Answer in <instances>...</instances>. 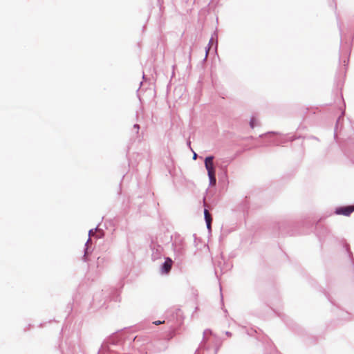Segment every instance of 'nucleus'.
<instances>
[{"mask_svg":"<svg viewBox=\"0 0 354 354\" xmlns=\"http://www.w3.org/2000/svg\"><path fill=\"white\" fill-rule=\"evenodd\" d=\"M267 134H277V132H275V131H269V132H268V133H265V134L260 135V136H259V137H261H261H263V136L267 135Z\"/></svg>","mask_w":354,"mask_h":354,"instance_id":"b1692460","label":"nucleus"},{"mask_svg":"<svg viewBox=\"0 0 354 354\" xmlns=\"http://www.w3.org/2000/svg\"><path fill=\"white\" fill-rule=\"evenodd\" d=\"M102 291L96 292L92 298V300H90V298H84L82 301L81 302V305L84 308L90 311V310H95L100 308H101L104 302H102V300L99 299V298L102 295Z\"/></svg>","mask_w":354,"mask_h":354,"instance_id":"f03ea898","label":"nucleus"},{"mask_svg":"<svg viewBox=\"0 0 354 354\" xmlns=\"http://www.w3.org/2000/svg\"><path fill=\"white\" fill-rule=\"evenodd\" d=\"M97 225L93 229H91L88 231V239H87L86 242L84 244V255L82 256V261L84 262H87L88 261V256L91 253V236H94V233L97 232Z\"/></svg>","mask_w":354,"mask_h":354,"instance_id":"39448f33","label":"nucleus"},{"mask_svg":"<svg viewBox=\"0 0 354 354\" xmlns=\"http://www.w3.org/2000/svg\"><path fill=\"white\" fill-rule=\"evenodd\" d=\"M317 235L320 242H325L326 237L330 236V232L326 227H322L317 230Z\"/></svg>","mask_w":354,"mask_h":354,"instance_id":"ddd939ff","label":"nucleus"},{"mask_svg":"<svg viewBox=\"0 0 354 354\" xmlns=\"http://www.w3.org/2000/svg\"><path fill=\"white\" fill-rule=\"evenodd\" d=\"M142 78H143L144 80H145V73H143Z\"/></svg>","mask_w":354,"mask_h":354,"instance_id":"72a5a7b5","label":"nucleus"},{"mask_svg":"<svg viewBox=\"0 0 354 354\" xmlns=\"http://www.w3.org/2000/svg\"><path fill=\"white\" fill-rule=\"evenodd\" d=\"M204 217H205V221L206 223L207 227L209 230H210L212 218L209 216L207 210L206 209H204Z\"/></svg>","mask_w":354,"mask_h":354,"instance_id":"2eb2a0df","label":"nucleus"},{"mask_svg":"<svg viewBox=\"0 0 354 354\" xmlns=\"http://www.w3.org/2000/svg\"><path fill=\"white\" fill-rule=\"evenodd\" d=\"M225 335H226L227 336H228V337H230V336L232 335V333H231V332H230V331H226V332H225Z\"/></svg>","mask_w":354,"mask_h":354,"instance_id":"cd10ccee","label":"nucleus"},{"mask_svg":"<svg viewBox=\"0 0 354 354\" xmlns=\"http://www.w3.org/2000/svg\"><path fill=\"white\" fill-rule=\"evenodd\" d=\"M150 248L152 252V253H151L152 260L156 261V260L160 259L161 257L162 252L163 250V248L160 245H159L152 241L150 244Z\"/></svg>","mask_w":354,"mask_h":354,"instance_id":"6e6552de","label":"nucleus"},{"mask_svg":"<svg viewBox=\"0 0 354 354\" xmlns=\"http://www.w3.org/2000/svg\"><path fill=\"white\" fill-rule=\"evenodd\" d=\"M76 341L72 338H67L65 341V347L64 345L59 346L62 354H75Z\"/></svg>","mask_w":354,"mask_h":354,"instance_id":"423d86ee","label":"nucleus"},{"mask_svg":"<svg viewBox=\"0 0 354 354\" xmlns=\"http://www.w3.org/2000/svg\"><path fill=\"white\" fill-rule=\"evenodd\" d=\"M226 167H227V165H225L224 166V174H225V175H227V168Z\"/></svg>","mask_w":354,"mask_h":354,"instance_id":"c85d7f7f","label":"nucleus"},{"mask_svg":"<svg viewBox=\"0 0 354 354\" xmlns=\"http://www.w3.org/2000/svg\"><path fill=\"white\" fill-rule=\"evenodd\" d=\"M277 304V301L276 302H274V301H268V303L266 302V305L268 306H269L270 308L273 309V306H275Z\"/></svg>","mask_w":354,"mask_h":354,"instance_id":"412c9836","label":"nucleus"},{"mask_svg":"<svg viewBox=\"0 0 354 354\" xmlns=\"http://www.w3.org/2000/svg\"><path fill=\"white\" fill-rule=\"evenodd\" d=\"M187 146L191 149V150L192 149V147H191V142L190 140H187Z\"/></svg>","mask_w":354,"mask_h":354,"instance_id":"bb28decb","label":"nucleus"},{"mask_svg":"<svg viewBox=\"0 0 354 354\" xmlns=\"http://www.w3.org/2000/svg\"><path fill=\"white\" fill-rule=\"evenodd\" d=\"M224 312H225V313H227V310L226 309H225V310H224Z\"/></svg>","mask_w":354,"mask_h":354,"instance_id":"f704fd0d","label":"nucleus"},{"mask_svg":"<svg viewBox=\"0 0 354 354\" xmlns=\"http://www.w3.org/2000/svg\"><path fill=\"white\" fill-rule=\"evenodd\" d=\"M208 176V178H209V185H214L216 183V174H207Z\"/></svg>","mask_w":354,"mask_h":354,"instance_id":"dca6fc26","label":"nucleus"},{"mask_svg":"<svg viewBox=\"0 0 354 354\" xmlns=\"http://www.w3.org/2000/svg\"><path fill=\"white\" fill-rule=\"evenodd\" d=\"M97 232V234H96V238L97 239H101L104 236V232L103 230L102 229H100L97 227V230L96 231Z\"/></svg>","mask_w":354,"mask_h":354,"instance_id":"a211bd4d","label":"nucleus"},{"mask_svg":"<svg viewBox=\"0 0 354 354\" xmlns=\"http://www.w3.org/2000/svg\"><path fill=\"white\" fill-rule=\"evenodd\" d=\"M107 262V259L106 257H99L97 259V268L99 269H102L104 266V264Z\"/></svg>","mask_w":354,"mask_h":354,"instance_id":"4468645a","label":"nucleus"},{"mask_svg":"<svg viewBox=\"0 0 354 354\" xmlns=\"http://www.w3.org/2000/svg\"><path fill=\"white\" fill-rule=\"evenodd\" d=\"M133 130H135V133L136 134H138L139 133V130H140V125L139 124H133Z\"/></svg>","mask_w":354,"mask_h":354,"instance_id":"aec40b11","label":"nucleus"},{"mask_svg":"<svg viewBox=\"0 0 354 354\" xmlns=\"http://www.w3.org/2000/svg\"><path fill=\"white\" fill-rule=\"evenodd\" d=\"M173 265V260L171 258L167 257H165V261L161 263L160 266V272L162 275H167L169 274Z\"/></svg>","mask_w":354,"mask_h":354,"instance_id":"1a4fd4ad","label":"nucleus"},{"mask_svg":"<svg viewBox=\"0 0 354 354\" xmlns=\"http://www.w3.org/2000/svg\"><path fill=\"white\" fill-rule=\"evenodd\" d=\"M253 332H254V333H257V330H253L252 329V330H251V331H249V330H246V333H248V335H250V336H252V333H253Z\"/></svg>","mask_w":354,"mask_h":354,"instance_id":"393cba45","label":"nucleus"},{"mask_svg":"<svg viewBox=\"0 0 354 354\" xmlns=\"http://www.w3.org/2000/svg\"><path fill=\"white\" fill-rule=\"evenodd\" d=\"M163 343H164V345L158 348V351H164L167 348L166 344L167 343V341H164Z\"/></svg>","mask_w":354,"mask_h":354,"instance_id":"4be33fe9","label":"nucleus"},{"mask_svg":"<svg viewBox=\"0 0 354 354\" xmlns=\"http://www.w3.org/2000/svg\"><path fill=\"white\" fill-rule=\"evenodd\" d=\"M348 62V59L346 60H344V65L346 66V63Z\"/></svg>","mask_w":354,"mask_h":354,"instance_id":"7c9ffc66","label":"nucleus"},{"mask_svg":"<svg viewBox=\"0 0 354 354\" xmlns=\"http://www.w3.org/2000/svg\"><path fill=\"white\" fill-rule=\"evenodd\" d=\"M172 248L175 255V259L182 261L185 254V244L183 238L180 236L175 238L172 243Z\"/></svg>","mask_w":354,"mask_h":354,"instance_id":"20e7f679","label":"nucleus"},{"mask_svg":"<svg viewBox=\"0 0 354 354\" xmlns=\"http://www.w3.org/2000/svg\"><path fill=\"white\" fill-rule=\"evenodd\" d=\"M256 122H257V120H256V119L254 118V117H252V118H250V127L252 129H254V128L256 127V125H257Z\"/></svg>","mask_w":354,"mask_h":354,"instance_id":"6ab92c4d","label":"nucleus"},{"mask_svg":"<svg viewBox=\"0 0 354 354\" xmlns=\"http://www.w3.org/2000/svg\"><path fill=\"white\" fill-rule=\"evenodd\" d=\"M217 46H218V44H217V40H216V46H215V49H216V50L217 49Z\"/></svg>","mask_w":354,"mask_h":354,"instance_id":"2f4dec72","label":"nucleus"},{"mask_svg":"<svg viewBox=\"0 0 354 354\" xmlns=\"http://www.w3.org/2000/svg\"><path fill=\"white\" fill-rule=\"evenodd\" d=\"M192 151H193V159L194 160H196L197 157H198V155L196 153H195L192 149Z\"/></svg>","mask_w":354,"mask_h":354,"instance_id":"a878e982","label":"nucleus"},{"mask_svg":"<svg viewBox=\"0 0 354 354\" xmlns=\"http://www.w3.org/2000/svg\"><path fill=\"white\" fill-rule=\"evenodd\" d=\"M278 229V234L286 236V235H292L288 230L287 228L289 227V223L286 221H281L275 225Z\"/></svg>","mask_w":354,"mask_h":354,"instance_id":"9b49d317","label":"nucleus"},{"mask_svg":"<svg viewBox=\"0 0 354 354\" xmlns=\"http://www.w3.org/2000/svg\"><path fill=\"white\" fill-rule=\"evenodd\" d=\"M296 140V138H295V137H294V136H292V137H290V141H293V140Z\"/></svg>","mask_w":354,"mask_h":354,"instance_id":"c756f323","label":"nucleus"},{"mask_svg":"<svg viewBox=\"0 0 354 354\" xmlns=\"http://www.w3.org/2000/svg\"><path fill=\"white\" fill-rule=\"evenodd\" d=\"M214 158V156L209 155L206 156L204 160L205 167L207 171V174H216V169L213 162Z\"/></svg>","mask_w":354,"mask_h":354,"instance_id":"9d476101","label":"nucleus"},{"mask_svg":"<svg viewBox=\"0 0 354 354\" xmlns=\"http://www.w3.org/2000/svg\"><path fill=\"white\" fill-rule=\"evenodd\" d=\"M212 41H213V37H212V38L210 39V40L209 41L208 45L205 47V57L204 58V61L207 59V57L208 56V53L210 50V47H211Z\"/></svg>","mask_w":354,"mask_h":354,"instance_id":"f3484780","label":"nucleus"},{"mask_svg":"<svg viewBox=\"0 0 354 354\" xmlns=\"http://www.w3.org/2000/svg\"><path fill=\"white\" fill-rule=\"evenodd\" d=\"M165 322H167L166 319H165V320H163V321H160V320H158V321H155V322H153L152 324H155V325H159V324H162V323H165Z\"/></svg>","mask_w":354,"mask_h":354,"instance_id":"5701e85b","label":"nucleus"},{"mask_svg":"<svg viewBox=\"0 0 354 354\" xmlns=\"http://www.w3.org/2000/svg\"><path fill=\"white\" fill-rule=\"evenodd\" d=\"M189 58L191 59V50L189 51Z\"/></svg>","mask_w":354,"mask_h":354,"instance_id":"473e14b6","label":"nucleus"},{"mask_svg":"<svg viewBox=\"0 0 354 354\" xmlns=\"http://www.w3.org/2000/svg\"><path fill=\"white\" fill-rule=\"evenodd\" d=\"M193 236L196 239V234H193Z\"/></svg>","mask_w":354,"mask_h":354,"instance_id":"c9c22d12","label":"nucleus"},{"mask_svg":"<svg viewBox=\"0 0 354 354\" xmlns=\"http://www.w3.org/2000/svg\"><path fill=\"white\" fill-rule=\"evenodd\" d=\"M166 321L169 324V328L172 331H175L180 328L184 321L183 311L180 308H174L167 312Z\"/></svg>","mask_w":354,"mask_h":354,"instance_id":"f257e3e1","label":"nucleus"},{"mask_svg":"<svg viewBox=\"0 0 354 354\" xmlns=\"http://www.w3.org/2000/svg\"><path fill=\"white\" fill-rule=\"evenodd\" d=\"M212 332L210 329H206L203 332V337L201 341L198 348L195 351L194 354H201L200 350H205L207 351V354H217L218 351L220 348V345H215L214 349L212 350L209 346L207 344V341L209 340L207 335H212Z\"/></svg>","mask_w":354,"mask_h":354,"instance_id":"7ed1b4c3","label":"nucleus"},{"mask_svg":"<svg viewBox=\"0 0 354 354\" xmlns=\"http://www.w3.org/2000/svg\"><path fill=\"white\" fill-rule=\"evenodd\" d=\"M344 115V112H342V115L338 117L336 120L335 129H334V138L337 140V135L340 133L342 129V120H343V116Z\"/></svg>","mask_w":354,"mask_h":354,"instance_id":"f8f14e48","label":"nucleus"},{"mask_svg":"<svg viewBox=\"0 0 354 354\" xmlns=\"http://www.w3.org/2000/svg\"><path fill=\"white\" fill-rule=\"evenodd\" d=\"M354 212V205L339 206L335 209L334 213L337 215L349 216Z\"/></svg>","mask_w":354,"mask_h":354,"instance_id":"0eeeda50","label":"nucleus"}]
</instances>
